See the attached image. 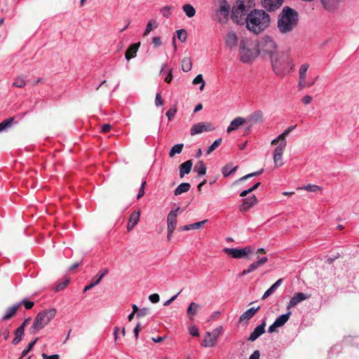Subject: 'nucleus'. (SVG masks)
Listing matches in <instances>:
<instances>
[{
    "instance_id": "f257e3e1",
    "label": "nucleus",
    "mask_w": 359,
    "mask_h": 359,
    "mask_svg": "<svg viewBox=\"0 0 359 359\" xmlns=\"http://www.w3.org/2000/svg\"><path fill=\"white\" fill-rule=\"evenodd\" d=\"M257 44L259 54L262 57L269 56L274 69L280 70L283 69V61L278 58L277 45L271 37L266 36Z\"/></svg>"
},
{
    "instance_id": "f03ea898",
    "label": "nucleus",
    "mask_w": 359,
    "mask_h": 359,
    "mask_svg": "<svg viewBox=\"0 0 359 359\" xmlns=\"http://www.w3.org/2000/svg\"><path fill=\"white\" fill-rule=\"evenodd\" d=\"M298 16L294 9L284 7L278 18L277 28L279 32L282 34H290L298 25Z\"/></svg>"
},
{
    "instance_id": "7ed1b4c3",
    "label": "nucleus",
    "mask_w": 359,
    "mask_h": 359,
    "mask_svg": "<svg viewBox=\"0 0 359 359\" xmlns=\"http://www.w3.org/2000/svg\"><path fill=\"white\" fill-rule=\"evenodd\" d=\"M247 28L256 34L266 29L270 24V17L263 10H254L245 18Z\"/></svg>"
},
{
    "instance_id": "20e7f679",
    "label": "nucleus",
    "mask_w": 359,
    "mask_h": 359,
    "mask_svg": "<svg viewBox=\"0 0 359 359\" xmlns=\"http://www.w3.org/2000/svg\"><path fill=\"white\" fill-rule=\"evenodd\" d=\"M259 55L257 44L248 37H242L239 42L240 60L248 63L255 60Z\"/></svg>"
},
{
    "instance_id": "39448f33",
    "label": "nucleus",
    "mask_w": 359,
    "mask_h": 359,
    "mask_svg": "<svg viewBox=\"0 0 359 359\" xmlns=\"http://www.w3.org/2000/svg\"><path fill=\"white\" fill-rule=\"evenodd\" d=\"M56 309H50L39 312L36 316L33 325L29 329L30 334H34L42 330L56 315Z\"/></svg>"
},
{
    "instance_id": "423d86ee",
    "label": "nucleus",
    "mask_w": 359,
    "mask_h": 359,
    "mask_svg": "<svg viewBox=\"0 0 359 359\" xmlns=\"http://www.w3.org/2000/svg\"><path fill=\"white\" fill-rule=\"evenodd\" d=\"M248 9L243 0H238L233 6L231 13V18L233 21L239 23L243 16L245 15Z\"/></svg>"
},
{
    "instance_id": "0eeeda50",
    "label": "nucleus",
    "mask_w": 359,
    "mask_h": 359,
    "mask_svg": "<svg viewBox=\"0 0 359 359\" xmlns=\"http://www.w3.org/2000/svg\"><path fill=\"white\" fill-rule=\"evenodd\" d=\"M223 251L227 255L231 256L233 258L240 259L245 257L248 254L252 252V248L250 246L241 249L226 248L223 250Z\"/></svg>"
},
{
    "instance_id": "6e6552de",
    "label": "nucleus",
    "mask_w": 359,
    "mask_h": 359,
    "mask_svg": "<svg viewBox=\"0 0 359 359\" xmlns=\"http://www.w3.org/2000/svg\"><path fill=\"white\" fill-rule=\"evenodd\" d=\"M230 6L224 1L220 5L219 8L217 11L215 20L219 23H226L229 19Z\"/></svg>"
},
{
    "instance_id": "1a4fd4ad",
    "label": "nucleus",
    "mask_w": 359,
    "mask_h": 359,
    "mask_svg": "<svg viewBox=\"0 0 359 359\" xmlns=\"http://www.w3.org/2000/svg\"><path fill=\"white\" fill-rule=\"evenodd\" d=\"M215 128L211 123L200 122L192 126L190 129V135L194 136L203 132L213 131Z\"/></svg>"
},
{
    "instance_id": "9d476101",
    "label": "nucleus",
    "mask_w": 359,
    "mask_h": 359,
    "mask_svg": "<svg viewBox=\"0 0 359 359\" xmlns=\"http://www.w3.org/2000/svg\"><path fill=\"white\" fill-rule=\"evenodd\" d=\"M323 8L330 13H336L343 0H320Z\"/></svg>"
},
{
    "instance_id": "9b49d317",
    "label": "nucleus",
    "mask_w": 359,
    "mask_h": 359,
    "mask_svg": "<svg viewBox=\"0 0 359 359\" xmlns=\"http://www.w3.org/2000/svg\"><path fill=\"white\" fill-rule=\"evenodd\" d=\"M109 273V270L107 269H103L92 279L91 283L86 285L83 292H86L88 290H91L93 287L98 285L101 280Z\"/></svg>"
},
{
    "instance_id": "f8f14e48",
    "label": "nucleus",
    "mask_w": 359,
    "mask_h": 359,
    "mask_svg": "<svg viewBox=\"0 0 359 359\" xmlns=\"http://www.w3.org/2000/svg\"><path fill=\"white\" fill-rule=\"evenodd\" d=\"M238 40L240 41L236 34L233 31H230L226 36V46L231 50L235 49L238 46Z\"/></svg>"
},
{
    "instance_id": "ddd939ff",
    "label": "nucleus",
    "mask_w": 359,
    "mask_h": 359,
    "mask_svg": "<svg viewBox=\"0 0 359 359\" xmlns=\"http://www.w3.org/2000/svg\"><path fill=\"white\" fill-rule=\"evenodd\" d=\"M309 297V295L303 292H297L294 294V295L292 297L288 305L287 306V309L289 310L292 307L297 306L299 303L303 302L304 300L307 299Z\"/></svg>"
},
{
    "instance_id": "4468645a",
    "label": "nucleus",
    "mask_w": 359,
    "mask_h": 359,
    "mask_svg": "<svg viewBox=\"0 0 359 359\" xmlns=\"http://www.w3.org/2000/svg\"><path fill=\"white\" fill-rule=\"evenodd\" d=\"M262 4L268 11H273L283 4V0H262Z\"/></svg>"
},
{
    "instance_id": "2eb2a0df",
    "label": "nucleus",
    "mask_w": 359,
    "mask_h": 359,
    "mask_svg": "<svg viewBox=\"0 0 359 359\" xmlns=\"http://www.w3.org/2000/svg\"><path fill=\"white\" fill-rule=\"evenodd\" d=\"M180 210V208H177L175 210H172L168 215L167 218V224H168V230L171 231L172 230H175L177 226V212Z\"/></svg>"
},
{
    "instance_id": "dca6fc26",
    "label": "nucleus",
    "mask_w": 359,
    "mask_h": 359,
    "mask_svg": "<svg viewBox=\"0 0 359 359\" xmlns=\"http://www.w3.org/2000/svg\"><path fill=\"white\" fill-rule=\"evenodd\" d=\"M266 322L264 321L261 325L255 327L254 331L250 335L248 340L250 341H255L259 337L265 332Z\"/></svg>"
},
{
    "instance_id": "f3484780",
    "label": "nucleus",
    "mask_w": 359,
    "mask_h": 359,
    "mask_svg": "<svg viewBox=\"0 0 359 359\" xmlns=\"http://www.w3.org/2000/svg\"><path fill=\"white\" fill-rule=\"evenodd\" d=\"M257 203V197L255 195L250 196L243 200V204L240 207L241 212L247 211L252 205Z\"/></svg>"
},
{
    "instance_id": "a211bd4d",
    "label": "nucleus",
    "mask_w": 359,
    "mask_h": 359,
    "mask_svg": "<svg viewBox=\"0 0 359 359\" xmlns=\"http://www.w3.org/2000/svg\"><path fill=\"white\" fill-rule=\"evenodd\" d=\"M140 46V43H136L131 44L126 50L125 56L128 60L135 57L136 56L137 50Z\"/></svg>"
},
{
    "instance_id": "6ab92c4d",
    "label": "nucleus",
    "mask_w": 359,
    "mask_h": 359,
    "mask_svg": "<svg viewBox=\"0 0 359 359\" xmlns=\"http://www.w3.org/2000/svg\"><path fill=\"white\" fill-rule=\"evenodd\" d=\"M245 122V120L242 117H237V118H234L231 122L229 127L227 128L226 132L229 133L232 132L233 130H236L239 126L244 124Z\"/></svg>"
},
{
    "instance_id": "aec40b11",
    "label": "nucleus",
    "mask_w": 359,
    "mask_h": 359,
    "mask_svg": "<svg viewBox=\"0 0 359 359\" xmlns=\"http://www.w3.org/2000/svg\"><path fill=\"white\" fill-rule=\"evenodd\" d=\"M192 165H193V163H192L191 160H188L180 165V177H183L185 174H189L191 172Z\"/></svg>"
},
{
    "instance_id": "412c9836",
    "label": "nucleus",
    "mask_w": 359,
    "mask_h": 359,
    "mask_svg": "<svg viewBox=\"0 0 359 359\" xmlns=\"http://www.w3.org/2000/svg\"><path fill=\"white\" fill-rule=\"evenodd\" d=\"M20 307V304H16L8 308L6 310L5 315L3 316L2 320H7L15 316Z\"/></svg>"
},
{
    "instance_id": "4be33fe9",
    "label": "nucleus",
    "mask_w": 359,
    "mask_h": 359,
    "mask_svg": "<svg viewBox=\"0 0 359 359\" xmlns=\"http://www.w3.org/2000/svg\"><path fill=\"white\" fill-rule=\"evenodd\" d=\"M283 279H278L275 283H273L263 294L262 299L264 300L271 294H272L278 287L282 284Z\"/></svg>"
},
{
    "instance_id": "5701e85b",
    "label": "nucleus",
    "mask_w": 359,
    "mask_h": 359,
    "mask_svg": "<svg viewBox=\"0 0 359 359\" xmlns=\"http://www.w3.org/2000/svg\"><path fill=\"white\" fill-rule=\"evenodd\" d=\"M217 341L210 334V332H206L204 335L202 345L205 347H213L216 345Z\"/></svg>"
},
{
    "instance_id": "b1692460",
    "label": "nucleus",
    "mask_w": 359,
    "mask_h": 359,
    "mask_svg": "<svg viewBox=\"0 0 359 359\" xmlns=\"http://www.w3.org/2000/svg\"><path fill=\"white\" fill-rule=\"evenodd\" d=\"M259 306H258L257 308L255 309V308H250L249 309H248L247 311H245L241 316H240V318H239V321L240 322H242V321H244V320H250V318H252L255 314L256 313V312L259 309Z\"/></svg>"
},
{
    "instance_id": "393cba45",
    "label": "nucleus",
    "mask_w": 359,
    "mask_h": 359,
    "mask_svg": "<svg viewBox=\"0 0 359 359\" xmlns=\"http://www.w3.org/2000/svg\"><path fill=\"white\" fill-rule=\"evenodd\" d=\"M201 306L195 302H191L187 309V316L190 320H193L194 316L196 314Z\"/></svg>"
},
{
    "instance_id": "a878e982",
    "label": "nucleus",
    "mask_w": 359,
    "mask_h": 359,
    "mask_svg": "<svg viewBox=\"0 0 359 359\" xmlns=\"http://www.w3.org/2000/svg\"><path fill=\"white\" fill-rule=\"evenodd\" d=\"M268 262V258L266 257H264L261 259H259L257 261L252 263L249 265L248 269L250 272L256 270L258 267L262 266L264 264H266Z\"/></svg>"
},
{
    "instance_id": "bb28decb",
    "label": "nucleus",
    "mask_w": 359,
    "mask_h": 359,
    "mask_svg": "<svg viewBox=\"0 0 359 359\" xmlns=\"http://www.w3.org/2000/svg\"><path fill=\"white\" fill-rule=\"evenodd\" d=\"M290 315H291V312L288 311L287 313L280 316L279 317H278L276 319V320L274 321V323L276 324V325H278V327H282L287 322V320L290 318Z\"/></svg>"
},
{
    "instance_id": "cd10ccee",
    "label": "nucleus",
    "mask_w": 359,
    "mask_h": 359,
    "mask_svg": "<svg viewBox=\"0 0 359 359\" xmlns=\"http://www.w3.org/2000/svg\"><path fill=\"white\" fill-rule=\"evenodd\" d=\"M26 86L25 78L23 75L16 76L12 83V86L18 88H22Z\"/></svg>"
},
{
    "instance_id": "c85d7f7f",
    "label": "nucleus",
    "mask_w": 359,
    "mask_h": 359,
    "mask_svg": "<svg viewBox=\"0 0 359 359\" xmlns=\"http://www.w3.org/2000/svg\"><path fill=\"white\" fill-rule=\"evenodd\" d=\"M296 128V126H292L287 128L284 130L283 133L279 135L277 138L280 142V144L284 143V145L286 146V140L285 137Z\"/></svg>"
},
{
    "instance_id": "c756f323",
    "label": "nucleus",
    "mask_w": 359,
    "mask_h": 359,
    "mask_svg": "<svg viewBox=\"0 0 359 359\" xmlns=\"http://www.w3.org/2000/svg\"><path fill=\"white\" fill-rule=\"evenodd\" d=\"M190 184L187 182H184L180 184L175 190V195L178 196L183 193L187 192L190 189Z\"/></svg>"
},
{
    "instance_id": "7c9ffc66",
    "label": "nucleus",
    "mask_w": 359,
    "mask_h": 359,
    "mask_svg": "<svg viewBox=\"0 0 359 359\" xmlns=\"http://www.w3.org/2000/svg\"><path fill=\"white\" fill-rule=\"evenodd\" d=\"M25 330L22 327H18L15 331V338L12 341V344L14 345L18 344L22 339Z\"/></svg>"
},
{
    "instance_id": "2f4dec72",
    "label": "nucleus",
    "mask_w": 359,
    "mask_h": 359,
    "mask_svg": "<svg viewBox=\"0 0 359 359\" xmlns=\"http://www.w3.org/2000/svg\"><path fill=\"white\" fill-rule=\"evenodd\" d=\"M206 166L205 163L200 161L194 166V171L196 172L199 175H204L206 173Z\"/></svg>"
},
{
    "instance_id": "473e14b6",
    "label": "nucleus",
    "mask_w": 359,
    "mask_h": 359,
    "mask_svg": "<svg viewBox=\"0 0 359 359\" xmlns=\"http://www.w3.org/2000/svg\"><path fill=\"white\" fill-rule=\"evenodd\" d=\"M238 166L233 167L231 164H227L222 169V172L224 177H228L231 174L236 171Z\"/></svg>"
},
{
    "instance_id": "72a5a7b5",
    "label": "nucleus",
    "mask_w": 359,
    "mask_h": 359,
    "mask_svg": "<svg viewBox=\"0 0 359 359\" xmlns=\"http://www.w3.org/2000/svg\"><path fill=\"white\" fill-rule=\"evenodd\" d=\"M183 11L186 13L188 18H192L196 14V10L191 4H185L182 6Z\"/></svg>"
},
{
    "instance_id": "f704fd0d",
    "label": "nucleus",
    "mask_w": 359,
    "mask_h": 359,
    "mask_svg": "<svg viewBox=\"0 0 359 359\" xmlns=\"http://www.w3.org/2000/svg\"><path fill=\"white\" fill-rule=\"evenodd\" d=\"M140 215H141V211L140 209H138L137 210H135L134 212H133L130 215V217H129V220L128 222H131V223H133L135 224H137V223L139 222L140 221Z\"/></svg>"
},
{
    "instance_id": "c9c22d12",
    "label": "nucleus",
    "mask_w": 359,
    "mask_h": 359,
    "mask_svg": "<svg viewBox=\"0 0 359 359\" xmlns=\"http://www.w3.org/2000/svg\"><path fill=\"white\" fill-rule=\"evenodd\" d=\"M192 64L190 57H184L182 61V69L188 72L191 69Z\"/></svg>"
},
{
    "instance_id": "e433bc0d",
    "label": "nucleus",
    "mask_w": 359,
    "mask_h": 359,
    "mask_svg": "<svg viewBox=\"0 0 359 359\" xmlns=\"http://www.w3.org/2000/svg\"><path fill=\"white\" fill-rule=\"evenodd\" d=\"M158 26V24L156 20L152 19L149 20L147 25L146 29L144 32V36H147L154 28H156Z\"/></svg>"
},
{
    "instance_id": "4c0bfd02",
    "label": "nucleus",
    "mask_w": 359,
    "mask_h": 359,
    "mask_svg": "<svg viewBox=\"0 0 359 359\" xmlns=\"http://www.w3.org/2000/svg\"><path fill=\"white\" fill-rule=\"evenodd\" d=\"M250 118L252 123L262 122L263 121V113L261 111H256L250 115Z\"/></svg>"
},
{
    "instance_id": "58836bf2",
    "label": "nucleus",
    "mask_w": 359,
    "mask_h": 359,
    "mask_svg": "<svg viewBox=\"0 0 359 359\" xmlns=\"http://www.w3.org/2000/svg\"><path fill=\"white\" fill-rule=\"evenodd\" d=\"M14 121V117H10L0 123V132L10 128Z\"/></svg>"
},
{
    "instance_id": "ea45409f",
    "label": "nucleus",
    "mask_w": 359,
    "mask_h": 359,
    "mask_svg": "<svg viewBox=\"0 0 359 359\" xmlns=\"http://www.w3.org/2000/svg\"><path fill=\"white\" fill-rule=\"evenodd\" d=\"M317 79H318V76L313 79V82L306 83V79L299 78L298 86L300 89H302L304 88H310L314 85V83Z\"/></svg>"
},
{
    "instance_id": "a19ab883",
    "label": "nucleus",
    "mask_w": 359,
    "mask_h": 359,
    "mask_svg": "<svg viewBox=\"0 0 359 359\" xmlns=\"http://www.w3.org/2000/svg\"><path fill=\"white\" fill-rule=\"evenodd\" d=\"M183 147V144H177L174 145L170 151L169 156L170 157H173L176 154H180L182 151Z\"/></svg>"
},
{
    "instance_id": "79ce46f5",
    "label": "nucleus",
    "mask_w": 359,
    "mask_h": 359,
    "mask_svg": "<svg viewBox=\"0 0 359 359\" xmlns=\"http://www.w3.org/2000/svg\"><path fill=\"white\" fill-rule=\"evenodd\" d=\"M297 189H304L306 191L311 192H316L318 191H321L322 188L318 185L309 184L303 188L298 187Z\"/></svg>"
},
{
    "instance_id": "37998d69",
    "label": "nucleus",
    "mask_w": 359,
    "mask_h": 359,
    "mask_svg": "<svg viewBox=\"0 0 359 359\" xmlns=\"http://www.w3.org/2000/svg\"><path fill=\"white\" fill-rule=\"evenodd\" d=\"M309 67V65L308 63H304L300 66L299 69V78L306 79V72Z\"/></svg>"
},
{
    "instance_id": "c03bdc74",
    "label": "nucleus",
    "mask_w": 359,
    "mask_h": 359,
    "mask_svg": "<svg viewBox=\"0 0 359 359\" xmlns=\"http://www.w3.org/2000/svg\"><path fill=\"white\" fill-rule=\"evenodd\" d=\"M198 83L201 84L200 86V90H203L205 87V81L203 80L202 74L197 75L193 81V84L196 85Z\"/></svg>"
},
{
    "instance_id": "a18cd8bd",
    "label": "nucleus",
    "mask_w": 359,
    "mask_h": 359,
    "mask_svg": "<svg viewBox=\"0 0 359 359\" xmlns=\"http://www.w3.org/2000/svg\"><path fill=\"white\" fill-rule=\"evenodd\" d=\"M222 142V138H219V139L215 140V142L208 147V149L207 150V154H210L214 150H215L221 144Z\"/></svg>"
},
{
    "instance_id": "49530a36",
    "label": "nucleus",
    "mask_w": 359,
    "mask_h": 359,
    "mask_svg": "<svg viewBox=\"0 0 359 359\" xmlns=\"http://www.w3.org/2000/svg\"><path fill=\"white\" fill-rule=\"evenodd\" d=\"M263 171H264V169H263V168H262V169H260V170H258V171H256V172H252V173L248 174V175H245V176H243V177H241V178L239 179V181H244V180H248V178L252 177L257 176V175H259L262 174V173L263 172Z\"/></svg>"
},
{
    "instance_id": "de8ad7c7",
    "label": "nucleus",
    "mask_w": 359,
    "mask_h": 359,
    "mask_svg": "<svg viewBox=\"0 0 359 359\" xmlns=\"http://www.w3.org/2000/svg\"><path fill=\"white\" fill-rule=\"evenodd\" d=\"M177 37L182 41L184 42L187 38V33L185 29H181L177 31Z\"/></svg>"
},
{
    "instance_id": "09e8293b",
    "label": "nucleus",
    "mask_w": 359,
    "mask_h": 359,
    "mask_svg": "<svg viewBox=\"0 0 359 359\" xmlns=\"http://www.w3.org/2000/svg\"><path fill=\"white\" fill-rule=\"evenodd\" d=\"M285 147L286 146L284 145V143L279 144L278 146L275 149L273 154L276 156H283Z\"/></svg>"
},
{
    "instance_id": "8fccbe9b",
    "label": "nucleus",
    "mask_w": 359,
    "mask_h": 359,
    "mask_svg": "<svg viewBox=\"0 0 359 359\" xmlns=\"http://www.w3.org/2000/svg\"><path fill=\"white\" fill-rule=\"evenodd\" d=\"M208 222L207 219L198 222L191 224H189V226L190 227V229H198L203 226V225Z\"/></svg>"
},
{
    "instance_id": "3c124183",
    "label": "nucleus",
    "mask_w": 359,
    "mask_h": 359,
    "mask_svg": "<svg viewBox=\"0 0 359 359\" xmlns=\"http://www.w3.org/2000/svg\"><path fill=\"white\" fill-rule=\"evenodd\" d=\"M69 282V280L68 279H66L63 282L58 283L57 285V286L55 287V291L59 292L60 290H62L64 288H65L67 287Z\"/></svg>"
},
{
    "instance_id": "603ef678",
    "label": "nucleus",
    "mask_w": 359,
    "mask_h": 359,
    "mask_svg": "<svg viewBox=\"0 0 359 359\" xmlns=\"http://www.w3.org/2000/svg\"><path fill=\"white\" fill-rule=\"evenodd\" d=\"M150 313V309L149 308H142L140 309L138 313L137 314V318H142L146 316Z\"/></svg>"
},
{
    "instance_id": "864d4df0",
    "label": "nucleus",
    "mask_w": 359,
    "mask_h": 359,
    "mask_svg": "<svg viewBox=\"0 0 359 359\" xmlns=\"http://www.w3.org/2000/svg\"><path fill=\"white\" fill-rule=\"evenodd\" d=\"M273 162L276 167H280L283 165L282 161V156H276L273 154Z\"/></svg>"
},
{
    "instance_id": "5fc2aeb1",
    "label": "nucleus",
    "mask_w": 359,
    "mask_h": 359,
    "mask_svg": "<svg viewBox=\"0 0 359 359\" xmlns=\"http://www.w3.org/2000/svg\"><path fill=\"white\" fill-rule=\"evenodd\" d=\"M176 112V107L170 108L169 110H168V111L166 112V116H168L169 121H170L175 116Z\"/></svg>"
},
{
    "instance_id": "6e6d98bb",
    "label": "nucleus",
    "mask_w": 359,
    "mask_h": 359,
    "mask_svg": "<svg viewBox=\"0 0 359 359\" xmlns=\"http://www.w3.org/2000/svg\"><path fill=\"white\" fill-rule=\"evenodd\" d=\"M164 103L163 100L161 98L160 93H156L155 97V104L156 107L162 106Z\"/></svg>"
},
{
    "instance_id": "4d7b16f0",
    "label": "nucleus",
    "mask_w": 359,
    "mask_h": 359,
    "mask_svg": "<svg viewBox=\"0 0 359 359\" xmlns=\"http://www.w3.org/2000/svg\"><path fill=\"white\" fill-rule=\"evenodd\" d=\"M170 6H164L161 8V13H162V15L163 16L168 18L170 15Z\"/></svg>"
},
{
    "instance_id": "13d9d810",
    "label": "nucleus",
    "mask_w": 359,
    "mask_h": 359,
    "mask_svg": "<svg viewBox=\"0 0 359 359\" xmlns=\"http://www.w3.org/2000/svg\"><path fill=\"white\" fill-rule=\"evenodd\" d=\"M22 304L24 305L26 309H31L34 304L33 302H30L27 299H23L22 301Z\"/></svg>"
},
{
    "instance_id": "bf43d9fd",
    "label": "nucleus",
    "mask_w": 359,
    "mask_h": 359,
    "mask_svg": "<svg viewBox=\"0 0 359 359\" xmlns=\"http://www.w3.org/2000/svg\"><path fill=\"white\" fill-rule=\"evenodd\" d=\"M149 299L154 304L158 303L160 300L159 295L156 293L151 294Z\"/></svg>"
},
{
    "instance_id": "052dcab7",
    "label": "nucleus",
    "mask_w": 359,
    "mask_h": 359,
    "mask_svg": "<svg viewBox=\"0 0 359 359\" xmlns=\"http://www.w3.org/2000/svg\"><path fill=\"white\" fill-rule=\"evenodd\" d=\"M189 333L194 337H199L200 335L198 330L196 326H193L189 329Z\"/></svg>"
},
{
    "instance_id": "680f3d73",
    "label": "nucleus",
    "mask_w": 359,
    "mask_h": 359,
    "mask_svg": "<svg viewBox=\"0 0 359 359\" xmlns=\"http://www.w3.org/2000/svg\"><path fill=\"white\" fill-rule=\"evenodd\" d=\"M152 43L155 47H158L161 45V39L159 36H154Z\"/></svg>"
},
{
    "instance_id": "e2e57ef3",
    "label": "nucleus",
    "mask_w": 359,
    "mask_h": 359,
    "mask_svg": "<svg viewBox=\"0 0 359 359\" xmlns=\"http://www.w3.org/2000/svg\"><path fill=\"white\" fill-rule=\"evenodd\" d=\"M221 330H222V327H219L214 330L212 332H210V334L212 335V337H214L216 339V341H217V337L219 335Z\"/></svg>"
},
{
    "instance_id": "0e129e2a",
    "label": "nucleus",
    "mask_w": 359,
    "mask_h": 359,
    "mask_svg": "<svg viewBox=\"0 0 359 359\" xmlns=\"http://www.w3.org/2000/svg\"><path fill=\"white\" fill-rule=\"evenodd\" d=\"M311 101H312V97L311 95H305L302 99V102L304 104H309L311 102Z\"/></svg>"
},
{
    "instance_id": "69168bd1",
    "label": "nucleus",
    "mask_w": 359,
    "mask_h": 359,
    "mask_svg": "<svg viewBox=\"0 0 359 359\" xmlns=\"http://www.w3.org/2000/svg\"><path fill=\"white\" fill-rule=\"evenodd\" d=\"M42 357L43 359H60V356L57 354H53L51 355H48L46 353L42 354Z\"/></svg>"
},
{
    "instance_id": "338daca9",
    "label": "nucleus",
    "mask_w": 359,
    "mask_h": 359,
    "mask_svg": "<svg viewBox=\"0 0 359 359\" xmlns=\"http://www.w3.org/2000/svg\"><path fill=\"white\" fill-rule=\"evenodd\" d=\"M111 129V126L110 124H104L102 126V132L104 133H109Z\"/></svg>"
},
{
    "instance_id": "774afa93",
    "label": "nucleus",
    "mask_w": 359,
    "mask_h": 359,
    "mask_svg": "<svg viewBox=\"0 0 359 359\" xmlns=\"http://www.w3.org/2000/svg\"><path fill=\"white\" fill-rule=\"evenodd\" d=\"M260 356L259 351L256 350L250 356L249 359H259Z\"/></svg>"
}]
</instances>
